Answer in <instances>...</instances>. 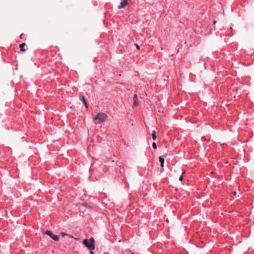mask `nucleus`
Masks as SVG:
<instances>
[{
  "mask_svg": "<svg viewBox=\"0 0 254 254\" xmlns=\"http://www.w3.org/2000/svg\"><path fill=\"white\" fill-rule=\"evenodd\" d=\"M233 193H234V195H235V196H236L237 192H236V191H234V192H233Z\"/></svg>",
  "mask_w": 254,
  "mask_h": 254,
  "instance_id": "nucleus-14",
  "label": "nucleus"
},
{
  "mask_svg": "<svg viewBox=\"0 0 254 254\" xmlns=\"http://www.w3.org/2000/svg\"><path fill=\"white\" fill-rule=\"evenodd\" d=\"M213 23L214 24H216V20L214 21L213 22Z\"/></svg>",
  "mask_w": 254,
  "mask_h": 254,
  "instance_id": "nucleus-17",
  "label": "nucleus"
},
{
  "mask_svg": "<svg viewBox=\"0 0 254 254\" xmlns=\"http://www.w3.org/2000/svg\"><path fill=\"white\" fill-rule=\"evenodd\" d=\"M83 243L89 250H94L95 249V240L93 238H91L89 240L84 239Z\"/></svg>",
  "mask_w": 254,
  "mask_h": 254,
  "instance_id": "nucleus-2",
  "label": "nucleus"
},
{
  "mask_svg": "<svg viewBox=\"0 0 254 254\" xmlns=\"http://www.w3.org/2000/svg\"><path fill=\"white\" fill-rule=\"evenodd\" d=\"M185 172H186V171H184L183 172V173H182V174H185Z\"/></svg>",
  "mask_w": 254,
  "mask_h": 254,
  "instance_id": "nucleus-18",
  "label": "nucleus"
},
{
  "mask_svg": "<svg viewBox=\"0 0 254 254\" xmlns=\"http://www.w3.org/2000/svg\"><path fill=\"white\" fill-rule=\"evenodd\" d=\"M183 179V175H182L179 178V181H182Z\"/></svg>",
  "mask_w": 254,
  "mask_h": 254,
  "instance_id": "nucleus-12",
  "label": "nucleus"
},
{
  "mask_svg": "<svg viewBox=\"0 0 254 254\" xmlns=\"http://www.w3.org/2000/svg\"><path fill=\"white\" fill-rule=\"evenodd\" d=\"M138 98L136 94H134L133 96V107H136L138 105Z\"/></svg>",
  "mask_w": 254,
  "mask_h": 254,
  "instance_id": "nucleus-6",
  "label": "nucleus"
},
{
  "mask_svg": "<svg viewBox=\"0 0 254 254\" xmlns=\"http://www.w3.org/2000/svg\"><path fill=\"white\" fill-rule=\"evenodd\" d=\"M45 234L49 236L55 241H58L59 240V237L58 235H54L51 231L47 230L46 231Z\"/></svg>",
  "mask_w": 254,
  "mask_h": 254,
  "instance_id": "nucleus-3",
  "label": "nucleus"
},
{
  "mask_svg": "<svg viewBox=\"0 0 254 254\" xmlns=\"http://www.w3.org/2000/svg\"><path fill=\"white\" fill-rule=\"evenodd\" d=\"M158 159H163V158L162 156H159Z\"/></svg>",
  "mask_w": 254,
  "mask_h": 254,
  "instance_id": "nucleus-16",
  "label": "nucleus"
},
{
  "mask_svg": "<svg viewBox=\"0 0 254 254\" xmlns=\"http://www.w3.org/2000/svg\"><path fill=\"white\" fill-rule=\"evenodd\" d=\"M25 45V43H22L20 45V51L22 52H25L26 50L24 49V47Z\"/></svg>",
  "mask_w": 254,
  "mask_h": 254,
  "instance_id": "nucleus-7",
  "label": "nucleus"
},
{
  "mask_svg": "<svg viewBox=\"0 0 254 254\" xmlns=\"http://www.w3.org/2000/svg\"><path fill=\"white\" fill-rule=\"evenodd\" d=\"M79 98L80 100L83 103V104L85 105V106L86 108H88V105L86 102V99L83 95H80Z\"/></svg>",
  "mask_w": 254,
  "mask_h": 254,
  "instance_id": "nucleus-5",
  "label": "nucleus"
},
{
  "mask_svg": "<svg viewBox=\"0 0 254 254\" xmlns=\"http://www.w3.org/2000/svg\"><path fill=\"white\" fill-rule=\"evenodd\" d=\"M152 136L153 140H155L156 139V131L155 130H153L152 133Z\"/></svg>",
  "mask_w": 254,
  "mask_h": 254,
  "instance_id": "nucleus-8",
  "label": "nucleus"
},
{
  "mask_svg": "<svg viewBox=\"0 0 254 254\" xmlns=\"http://www.w3.org/2000/svg\"><path fill=\"white\" fill-rule=\"evenodd\" d=\"M90 254H94V253L92 252L93 250H90Z\"/></svg>",
  "mask_w": 254,
  "mask_h": 254,
  "instance_id": "nucleus-15",
  "label": "nucleus"
},
{
  "mask_svg": "<svg viewBox=\"0 0 254 254\" xmlns=\"http://www.w3.org/2000/svg\"><path fill=\"white\" fill-rule=\"evenodd\" d=\"M161 50H163V48H162V47H161Z\"/></svg>",
  "mask_w": 254,
  "mask_h": 254,
  "instance_id": "nucleus-19",
  "label": "nucleus"
},
{
  "mask_svg": "<svg viewBox=\"0 0 254 254\" xmlns=\"http://www.w3.org/2000/svg\"><path fill=\"white\" fill-rule=\"evenodd\" d=\"M128 4L127 0H121V2L120 4V5H118V8L121 9L123 8H124L125 6H126Z\"/></svg>",
  "mask_w": 254,
  "mask_h": 254,
  "instance_id": "nucleus-4",
  "label": "nucleus"
},
{
  "mask_svg": "<svg viewBox=\"0 0 254 254\" xmlns=\"http://www.w3.org/2000/svg\"><path fill=\"white\" fill-rule=\"evenodd\" d=\"M135 46L138 50L140 49L139 46L137 44H135Z\"/></svg>",
  "mask_w": 254,
  "mask_h": 254,
  "instance_id": "nucleus-11",
  "label": "nucleus"
},
{
  "mask_svg": "<svg viewBox=\"0 0 254 254\" xmlns=\"http://www.w3.org/2000/svg\"><path fill=\"white\" fill-rule=\"evenodd\" d=\"M107 118L108 116L106 114L103 112H99L93 119V122H95L97 121V124H103Z\"/></svg>",
  "mask_w": 254,
  "mask_h": 254,
  "instance_id": "nucleus-1",
  "label": "nucleus"
},
{
  "mask_svg": "<svg viewBox=\"0 0 254 254\" xmlns=\"http://www.w3.org/2000/svg\"><path fill=\"white\" fill-rule=\"evenodd\" d=\"M61 235H62L63 236H64L67 235V234H66L65 233H64V232H62V233H61Z\"/></svg>",
  "mask_w": 254,
  "mask_h": 254,
  "instance_id": "nucleus-13",
  "label": "nucleus"
},
{
  "mask_svg": "<svg viewBox=\"0 0 254 254\" xmlns=\"http://www.w3.org/2000/svg\"><path fill=\"white\" fill-rule=\"evenodd\" d=\"M152 146L154 149H156L157 148L156 144L155 142H153L152 143Z\"/></svg>",
  "mask_w": 254,
  "mask_h": 254,
  "instance_id": "nucleus-10",
  "label": "nucleus"
},
{
  "mask_svg": "<svg viewBox=\"0 0 254 254\" xmlns=\"http://www.w3.org/2000/svg\"><path fill=\"white\" fill-rule=\"evenodd\" d=\"M160 163H161V166L162 167H163L164 166V160H159Z\"/></svg>",
  "mask_w": 254,
  "mask_h": 254,
  "instance_id": "nucleus-9",
  "label": "nucleus"
}]
</instances>
